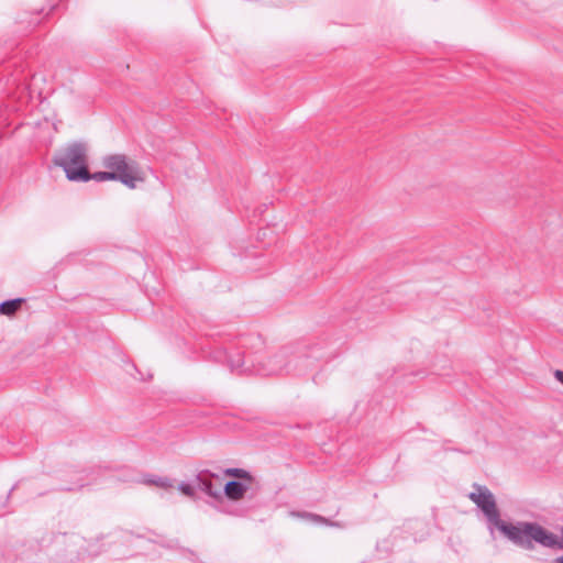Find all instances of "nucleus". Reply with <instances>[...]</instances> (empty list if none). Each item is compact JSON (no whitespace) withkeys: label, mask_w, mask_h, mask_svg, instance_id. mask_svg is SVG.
I'll return each mask as SVG.
<instances>
[{"label":"nucleus","mask_w":563,"mask_h":563,"mask_svg":"<svg viewBox=\"0 0 563 563\" xmlns=\"http://www.w3.org/2000/svg\"><path fill=\"white\" fill-rule=\"evenodd\" d=\"M473 488L474 490L467 497L482 510L487 522L498 529L516 547L532 551L534 543H538L544 548L563 550V539L537 522L510 523L501 520L494 494L486 486L476 483L473 484Z\"/></svg>","instance_id":"f257e3e1"},{"label":"nucleus","mask_w":563,"mask_h":563,"mask_svg":"<svg viewBox=\"0 0 563 563\" xmlns=\"http://www.w3.org/2000/svg\"><path fill=\"white\" fill-rule=\"evenodd\" d=\"M24 299L16 298L0 303V313L4 316H13L22 306Z\"/></svg>","instance_id":"423d86ee"},{"label":"nucleus","mask_w":563,"mask_h":563,"mask_svg":"<svg viewBox=\"0 0 563 563\" xmlns=\"http://www.w3.org/2000/svg\"><path fill=\"white\" fill-rule=\"evenodd\" d=\"M554 377L563 385V371L556 369L554 372Z\"/></svg>","instance_id":"ddd939ff"},{"label":"nucleus","mask_w":563,"mask_h":563,"mask_svg":"<svg viewBox=\"0 0 563 563\" xmlns=\"http://www.w3.org/2000/svg\"><path fill=\"white\" fill-rule=\"evenodd\" d=\"M102 165L106 169L112 170L117 180L130 189H135L137 184L145 180L143 170L139 163L124 154H112L104 156Z\"/></svg>","instance_id":"7ed1b4c3"},{"label":"nucleus","mask_w":563,"mask_h":563,"mask_svg":"<svg viewBox=\"0 0 563 563\" xmlns=\"http://www.w3.org/2000/svg\"><path fill=\"white\" fill-rule=\"evenodd\" d=\"M556 562H558V563H563V555H562V556H559V558L556 559Z\"/></svg>","instance_id":"4468645a"},{"label":"nucleus","mask_w":563,"mask_h":563,"mask_svg":"<svg viewBox=\"0 0 563 563\" xmlns=\"http://www.w3.org/2000/svg\"><path fill=\"white\" fill-rule=\"evenodd\" d=\"M53 163L64 169L70 181L90 180L87 146L84 143L74 142L60 148L54 155Z\"/></svg>","instance_id":"f03ea898"},{"label":"nucleus","mask_w":563,"mask_h":563,"mask_svg":"<svg viewBox=\"0 0 563 563\" xmlns=\"http://www.w3.org/2000/svg\"><path fill=\"white\" fill-rule=\"evenodd\" d=\"M93 179L96 181H107V180H117V176L112 173V170L107 169L104 172L90 173V180Z\"/></svg>","instance_id":"9b49d317"},{"label":"nucleus","mask_w":563,"mask_h":563,"mask_svg":"<svg viewBox=\"0 0 563 563\" xmlns=\"http://www.w3.org/2000/svg\"><path fill=\"white\" fill-rule=\"evenodd\" d=\"M275 371H276L275 368H271V369L268 371V374H272V373H274Z\"/></svg>","instance_id":"2eb2a0df"},{"label":"nucleus","mask_w":563,"mask_h":563,"mask_svg":"<svg viewBox=\"0 0 563 563\" xmlns=\"http://www.w3.org/2000/svg\"><path fill=\"white\" fill-rule=\"evenodd\" d=\"M261 489L260 482L250 483V482H239V481H229L223 487L224 496L232 500L239 501L244 498L245 494L249 490H252V494L255 495Z\"/></svg>","instance_id":"20e7f679"},{"label":"nucleus","mask_w":563,"mask_h":563,"mask_svg":"<svg viewBox=\"0 0 563 563\" xmlns=\"http://www.w3.org/2000/svg\"><path fill=\"white\" fill-rule=\"evenodd\" d=\"M297 516L300 518H303V519H309L317 523H322V525L330 526V527L343 528V525L341 522L331 521L330 519H328L325 517H322L320 515H316L312 512H306V511L299 512Z\"/></svg>","instance_id":"0eeeda50"},{"label":"nucleus","mask_w":563,"mask_h":563,"mask_svg":"<svg viewBox=\"0 0 563 563\" xmlns=\"http://www.w3.org/2000/svg\"><path fill=\"white\" fill-rule=\"evenodd\" d=\"M227 360L232 372L241 369L244 365V358L240 352L227 355Z\"/></svg>","instance_id":"9d476101"},{"label":"nucleus","mask_w":563,"mask_h":563,"mask_svg":"<svg viewBox=\"0 0 563 563\" xmlns=\"http://www.w3.org/2000/svg\"><path fill=\"white\" fill-rule=\"evenodd\" d=\"M224 474L227 476H232V477L242 479L243 482H250V483L258 482L249 471H246L244 468H238V467L227 468V470H224Z\"/></svg>","instance_id":"6e6552de"},{"label":"nucleus","mask_w":563,"mask_h":563,"mask_svg":"<svg viewBox=\"0 0 563 563\" xmlns=\"http://www.w3.org/2000/svg\"><path fill=\"white\" fill-rule=\"evenodd\" d=\"M212 478L218 479L219 476L207 470L201 471L195 478V486L213 499L221 500L222 489L212 484Z\"/></svg>","instance_id":"39448f33"},{"label":"nucleus","mask_w":563,"mask_h":563,"mask_svg":"<svg viewBox=\"0 0 563 563\" xmlns=\"http://www.w3.org/2000/svg\"><path fill=\"white\" fill-rule=\"evenodd\" d=\"M194 485L187 484V483H180L178 486V489L187 497L194 498L196 496Z\"/></svg>","instance_id":"f8f14e48"},{"label":"nucleus","mask_w":563,"mask_h":563,"mask_svg":"<svg viewBox=\"0 0 563 563\" xmlns=\"http://www.w3.org/2000/svg\"><path fill=\"white\" fill-rule=\"evenodd\" d=\"M147 485H153L163 489L174 488L173 479L169 477L156 476L144 481Z\"/></svg>","instance_id":"1a4fd4ad"},{"label":"nucleus","mask_w":563,"mask_h":563,"mask_svg":"<svg viewBox=\"0 0 563 563\" xmlns=\"http://www.w3.org/2000/svg\"><path fill=\"white\" fill-rule=\"evenodd\" d=\"M562 532H563V528H562Z\"/></svg>","instance_id":"dca6fc26"}]
</instances>
